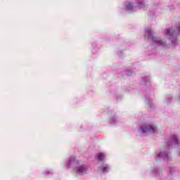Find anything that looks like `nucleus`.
<instances>
[{"label": "nucleus", "instance_id": "obj_1", "mask_svg": "<svg viewBox=\"0 0 180 180\" xmlns=\"http://www.w3.org/2000/svg\"><path fill=\"white\" fill-rule=\"evenodd\" d=\"M141 130L143 133H147L150 131V133H155V130H157V127L154 125H150L148 127L143 125L141 127Z\"/></svg>", "mask_w": 180, "mask_h": 180}, {"label": "nucleus", "instance_id": "obj_2", "mask_svg": "<svg viewBox=\"0 0 180 180\" xmlns=\"http://www.w3.org/2000/svg\"><path fill=\"white\" fill-rule=\"evenodd\" d=\"M146 33L147 34H148V38L150 39V37H151L153 41L156 43L158 46H162L163 42L162 41L158 40V38L154 37L153 36V32H151V30L146 31Z\"/></svg>", "mask_w": 180, "mask_h": 180}, {"label": "nucleus", "instance_id": "obj_3", "mask_svg": "<svg viewBox=\"0 0 180 180\" xmlns=\"http://www.w3.org/2000/svg\"><path fill=\"white\" fill-rule=\"evenodd\" d=\"M165 34H169V36L171 37L170 40L172 41V43H174V40H176L174 37L176 32H175L172 29L167 30L165 31Z\"/></svg>", "mask_w": 180, "mask_h": 180}, {"label": "nucleus", "instance_id": "obj_4", "mask_svg": "<svg viewBox=\"0 0 180 180\" xmlns=\"http://www.w3.org/2000/svg\"><path fill=\"white\" fill-rule=\"evenodd\" d=\"M77 172H78V174L82 175V174H85V172H86V167L80 166L77 168Z\"/></svg>", "mask_w": 180, "mask_h": 180}, {"label": "nucleus", "instance_id": "obj_5", "mask_svg": "<svg viewBox=\"0 0 180 180\" xmlns=\"http://www.w3.org/2000/svg\"><path fill=\"white\" fill-rule=\"evenodd\" d=\"M75 164V158L71 157L70 160L68 162V167H70L71 165Z\"/></svg>", "mask_w": 180, "mask_h": 180}, {"label": "nucleus", "instance_id": "obj_6", "mask_svg": "<svg viewBox=\"0 0 180 180\" xmlns=\"http://www.w3.org/2000/svg\"><path fill=\"white\" fill-rule=\"evenodd\" d=\"M172 142H173L174 144H178V143H179V141L178 140V139H176V136H175V135H173V136H172Z\"/></svg>", "mask_w": 180, "mask_h": 180}, {"label": "nucleus", "instance_id": "obj_7", "mask_svg": "<svg viewBox=\"0 0 180 180\" xmlns=\"http://www.w3.org/2000/svg\"><path fill=\"white\" fill-rule=\"evenodd\" d=\"M98 158L100 161H102L105 159V155L103 153H98Z\"/></svg>", "mask_w": 180, "mask_h": 180}, {"label": "nucleus", "instance_id": "obj_8", "mask_svg": "<svg viewBox=\"0 0 180 180\" xmlns=\"http://www.w3.org/2000/svg\"><path fill=\"white\" fill-rule=\"evenodd\" d=\"M127 9L128 11H133V6L130 3L127 4Z\"/></svg>", "mask_w": 180, "mask_h": 180}, {"label": "nucleus", "instance_id": "obj_9", "mask_svg": "<svg viewBox=\"0 0 180 180\" xmlns=\"http://www.w3.org/2000/svg\"><path fill=\"white\" fill-rule=\"evenodd\" d=\"M158 157H162V158H167L168 157V154L165 153H161L158 155Z\"/></svg>", "mask_w": 180, "mask_h": 180}, {"label": "nucleus", "instance_id": "obj_10", "mask_svg": "<svg viewBox=\"0 0 180 180\" xmlns=\"http://www.w3.org/2000/svg\"><path fill=\"white\" fill-rule=\"evenodd\" d=\"M109 171V165H106L103 167V172H108Z\"/></svg>", "mask_w": 180, "mask_h": 180}, {"label": "nucleus", "instance_id": "obj_11", "mask_svg": "<svg viewBox=\"0 0 180 180\" xmlns=\"http://www.w3.org/2000/svg\"><path fill=\"white\" fill-rule=\"evenodd\" d=\"M138 6H139V9H141V8H144V3H139Z\"/></svg>", "mask_w": 180, "mask_h": 180}, {"label": "nucleus", "instance_id": "obj_12", "mask_svg": "<svg viewBox=\"0 0 180 180\" xmlns=\"http://www.w3.org/2000/svg\"><path fill=\"white\" fill-rule=\"evenodd\" d=\"M177 30H178V32H179V33H180V26L177 27Z\"/></svg>", "mask_w": 180, "mask_h": 180}, {"label": "nucleus", "instance_id": "obj_13", "mask_svg": "<svg viewBox=\"0 0 180 180\" xmlns=\"http://www.w3.org/2000/svg\"><path fill=\"white\" fill-rule=\"evenodd\" d=\"M168 146H171V143H169V142L168 143Z\"/></svg>", "mask_w": 180, "mask_h": 180}]
</instances>
